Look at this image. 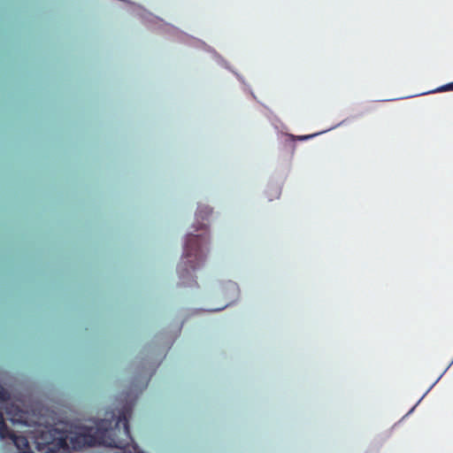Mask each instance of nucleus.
I'll list each match as a JSON object with an SVG mask.
<instances>
[{"label":"nucleus","mask_w":453,"mask_h":453,"mask_svg":"<svg viewBox=\"0 0 453 453\" xmlns=\"http://www.w3.org/2000/svg\"><path fill=\"white\" fill-rule=\"evenodd\" d=\"M159 34H162L170 40L180 43H184L185 40L188 38V34H187L186 32L182 31L179 27L166 21L162 27V29Z\"/></svg>","instance_id":"nucleus-5"},{"label":"nucleus","mask_w":453,"mask_h":453,"mask_svg":"<svg viewBox=\"0 0 453 453\" xmlns=\"http://www.w3.org/2000/svg\"><path fill=\"white\" fill-rule=\"evenodd\" d=\"M281 189L282 183L280 181L270 180L265 190V194L269 201H273L280 198Z\"/></svg>","instance_id":"nucleus-6"},{"label":"nucleus","mask_w":453,"mask_h":453,"mask_svg":"<svg viewBox=\"0 0 453 453\" xmlns=\"http://www.w3.org/2000/svg\"><path fill=\"white\" fill-rule=\"evenodd\" d=\"M219 289L223 297L228 301L224 307L214 309V311H220L229 304L234 303L240 297V288L237 283L232 280L220 281Z\"/></svg>","instance_id":"nucleus-4"},{"label":"nucleus","mask_w":453,"mask_h":453,"mask_svg":"<svg viewBox=\"0 0 453 453\" xmlns=\"http://www.w3.org/2000/svg\"><path fill=\"white\" fill-rule=\"evenodd\" d=\"M282 136L286 138V142H294L295 141H307L306 135H294L291 134H282Z\"/></svg>","instance_id":"nucleus-11"},{"label":"nucleus","mask_w":453,"mask_h":453,"mask_svg":"<svg viewBox=\"0 0 453 453\" xmlns=\"http://www.w3.org/2000/svg\"><path fill=\"white\" fill-rule=\"evenodd\" d=\"M0 409L5 411L14 425L35 426L31 432L35 449L40 453H55L63 450H80L86 447L104 445L114 448L117 453H142L129 433L128 420L132 416V403H126L107 411L97 420L58 422L44 425L11 400L10 394L0 385ZM0 440L12 443L19 450L28 447L24 435L12 432L5 425L0 412Z\"/></svg>","instance_id":"nucleus-1"},{"label":"nucleus","mask_w":453,"mask_h":453,"mask_svg":"<svg viewBox=\"0 0 453 453\" xmlns=\"http://www.w3.org/2000/svg\"><path fill=\"white\" fill-rule=\"evenodd\" d=\"M213 208L204 203H197L195 221L184 235L182 254L176 267L178 285L193 288L196 286L195 272L203 266L208 257L211 242L209 220Z\"/></svg>","instance_id":"nucleus-2"},{"label":"nucleus","mask_w":453,"mask_h":453,"mask_svg":"<svg viewBox=\"0 0 453 453\" xmlns=\"http://www.w3.org/2000/svg\"><path fill=\"white\" fill-rule=\"evenodd\" d=\"M344 121H345V120H342V121H341L340 123H338L337 125H335V126H334V127H330V128H328V129H326V130H324V131H320V132L314 133V134H306L307 140H310V139H311V138H313V137H316V136H318V135H319V134H325V133H326V132H328V131H330V130H333L334 128H335V127H339V126L342 125V124L344 123Z\"/></svg>","instance_id":"nucleus-12"},{"label":"nucleus","mask_w":453,"mask_h":453,"mask_svg":"<svg viewBox=\"0 0 453 453\" xmlns=\"http://www.w3.org/2000/svg\"><path fill=\"white\" fill-rule=\"evenodd\" d=\"M234 75L236 77V79L242 85V88H243L244 92H247V93L250 94L252 98L256 100L257 97H256L255 94L253 93L250 86L245 81L244 77L242 74H240L238 72H234Z\"/></svg>","instance_id":"nucleus-9"},{"label":"nucleus","mask_w":453,"mask_h":453,"mask_svg":"<svg viewBox=\"0 0 453 453\" xmlns=\"http://www.w3.org/2000/svg\"><path fill=\"white\" fill-rule=\"evenodd\" d=\"M209 53L211 55L212 58L219 65L228 70L232 73H234V72H236L232 68L228 61L226 58H224L214 48H211Z\"/></svg>","instance_id":"nucleus-8"},{"label":"nucleus","mask_w":453,"mask_h":453,"mask_svg":"<svg viewBox=\"0 0 453 453\" xmlns=\"http://www.w3.org/2000/svg\"><path fill=\"white\" fill-rule=\"evenodd\" d=\"M449 90H453V82L442 85V86H441L435 89H433L431 91L421 93V94H419V96L427 95V94H431V93L449 91Z\"/></svg>","instance_id":"nucleus-10"},{"label":"nucleus","mask_w":453,"mask_h":453,"mask_svg":"<svg viewBox=\"0 0 453 453\" xmlns=\"http://www.w3.org/2000/svg\"><path fill=\"white\" fill-rule=\"evenodd\" d=\"M183 44H186L192 48L202 50L208 53H209L210 50H211V48H212L211 46L207 44L203 40L194 37L193 35H188V38L185 40Z\"/></svg>","instance_id":"nucleus-7"},{"label":"nucleus","mask_w":453,"mask_h":453,"mask_svg":"<svg viewBox=\"0 0 453 453\" xmlns=\"http://www.w3.org/2000/svg\"><path fill=\"white\" fill-rule=\"evenodd\" d=\"M130 397H131V396H130V395H129V394H128V395H127L125 396V398H126V399L130 398Z\"/></svg>","instance_id":"nucleus-15"},{"label":"nucleus","mask_w":453,"mask_h":453,"mask_svg":"<svg viewBox=\"0 0 453 453\" xmlns=\"http://www.w3.org/2000/svg\"><path fill=\"white\" fill-rule=\"evenodd\" d=\"M21 453H33V452L29 450V451H23Z\"/></svg>","instance_id":"nucleus-16"},{"label":"nucleus","mask_w":453,"mask_h":453,"mask_svg":"<svg viewBox=\"0 0 453 453\" xmlns=\"http://www.w3.org/2000/svg\"><path fill=\"white\" fill-rule=\"evenodd\" d=\"M273 119L275 122L280 123V119L276 116H273Z\"/></svg>","instance_id":"nucleus-14"},{"label":"nucleus","mask_w":453,"mask_h":453,"mask_svg":"<svg viewBox=\"0 0 453 453\" xmlns=\"http://www.w3.org/2000/svg\"><path fill=\"white\" fill-rule=\"evenodd\" d=\"M127 11L132 15L138 18L142 25L151 31L160 33L162 27L165 22L163 19L153 14L143 6L133 2L129 3Z\"/></svg>","instance_id":"nucleus-3"},{"label":"nucleus","mask_w":453,"mask_h":453,"mask_svg":"<svg viewBox=\"0 0 453 453\" xmlns=\"http://www.w3.org/2000/svg\"><path fill=\"white\" fill-rule=\"evenodd\" d=\"M148 385V378H147V375H145L144 377H142V379L140 380L139 382V386H135V389L134 391L137 392H141L142 389H144Z\"/></svg>","instance_id":"nucleus-13"}]
</instances>
